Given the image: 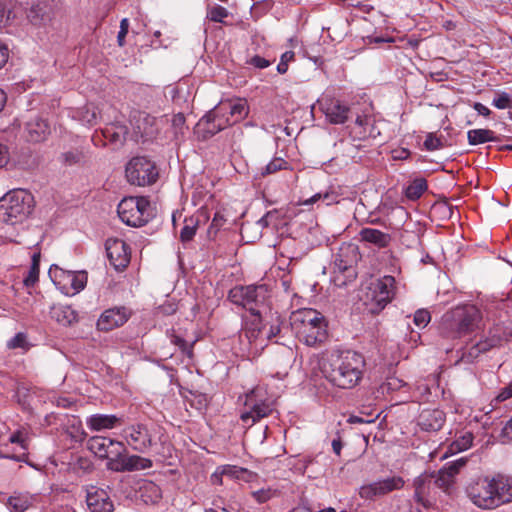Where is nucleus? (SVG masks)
Returning a JSON list of instances; mask_svg holds the SVG:
<instances>
[{
	"instance_id": "48",
	"label": "nucleus",
	"mask_w": 512,
	"mask_h": 512,
	"mask_svg": "<svg viewBox=\"0 0 512 512\" xmlns=\"http://www.w3.org/2000/svg\"><path fill=\"white\" fill-rule=\"evenodd\" d=\"M225 221L226 220H225L224 216L221 215L220 213H216L214 215V218L212 219V222L207 230V235H208L209 239H213L216 236V234L218 233L220 228L223 226Z\"/></svg>"
},
{
	"instance_id": "43",
	"label": "nucleus",
	"mask_w": 512,
	"mask_h": 512,
	"mask_svg": "<svg viewBox=\"0 0 512 512\" xmlns=\"http://www.w3.org/2000/svg\"><path fill=\"white\" fill-rule=\"evenodd\" d=\"M68 278L70 280L71 287L76 291L79 292L80 290L84 289L87 281V275L85 272L80 273H68Z\"/></svg>"
},
{
	"instance_id": "41",
	"label": "nucleus",
	"mask_w": 512,
	"mask_h": 512,
	"mask_svg": "<svg viewBox=\"0 0 512 512\" xmlns=\"http://www.w3.org/2000/svg\"><path fill=\"white\" fill-rule=\"evenodd\" d=\"M229 12L225 7L215 5L207 10V19L216 23H225L224 18L228 17Z\"/></svg>"
},
{
	"instance_id": "7",
	"label": "nucleus",
	"mask_w": 512,
	"mask_h": 512,
	"mask_svg": "<svg viewBox=\"0 0 512 512\" xmlns=\"http://www.w3.org/2000/svg\"><path fill=\"white\" fill-rule=\"evenodd\" d=\"M395 294V278L385 275L370 283L364 303L371 314H378L391 302Z\"/></svg>"
},
{
	"instance_id": "24",
	"label": "nucleus",
	"mask_w": 512,
	"mask_h": 512,
	"mask_svg": "<svg viewBox=\"0 0 512 512\" xmlns=\"http://www.w3.org/2000/svg\"><path fill=\"white\" fill-rule=\"evenodd\" d=\"M360 240L370 243L378 248H385L391 242V236L374 228H362L359 232Z\"/></svg>"
},
{
	"instance_id": "55",
	"label": "nucleus",
	"mask_w": 512,
	"mask_h": 512,
	"mask_svg": "<svg viewBox=\"0 0 512 512\" xmlns=\"http://www.w3.org/2000/svg\"><path fill=\"white\" fill-rule=\"evenodd\" d=\"M129 29V21L127 18H124L120 22V30L117 35V43L120 47H123L125 45V37L128 33Z\"/></svg>"
},
{
	"instance_id": "28",
	"label": "nucleus",
	"mask_w": 512,
	"mask_h": 512,
	"mask_svg": "<svg viewBox=\"0 0 512 512\" xmlns=\"http://www.w3.org/2000/svg\"><path fill=\"white\" fill-rule=\"evenodd\" d=\"M201 215H192L184 219V225L180 231V241L183 244L190 242L198 229L201 221Z\"/></svg>"
},
{
	"instance_id": "59",
	"label": "nucleus",
	"mask_w": 512,
	"mask_h": 512,
	"mask_svg": "<svg viewBox=\"0 0 512 512\" xmlns=\"http://www.w3.org/2000/svg\"><path fill=\"white\" fill-rule=\"evenodd\" d=\"M10 443L19 444L21 448L26 451L28 449L27 441L20 431L13 433L9 438Z\"/></svg>"
},
{
	"instance_id": "22",
	"label": "nucleus",
	"mask_w": 512,
	"mask_h": 512,
	"mask_svg": "<svg viewBox=\"0 0 512 512\" xmlns=\"http://www.w3.org/2000/svg\"><path fill=\"white\" fill-rule=\"evenodd\" d=\"M494 483L493 491L497 507L502 504L512 502V478L498 475L492 478Z\"/></svg>"
},
{
	"instance_id": "2",
	"label": "nucleus",
	"mask_w": 512,
	"mask_h": 512,
	"mask_svg": "<svg viewBox=\"0 0 512 512\" xmlns=\"http://www.w3.org/2000/svg\"><path fill=\"white\" fill-rule=\"evenodd\" d=\"M290 326L298 340L310 347L321 345L327 340V323L324 316L315 309L303 308L290 315Z\"/></svg>"
},
{
	"instance_id": "4",
	"label": "nucleus",
	"mask_w": 512,
	"mask_h": 512,
	"mask_svg": "<svg viewBox=\"0 0 512 512\" xmlns=\"http://www.w3.org/2000/svg\"><path fill=\"white\" fill-rule=\"evenodd\" d=\"M34 208L33 195L23 189H14L0 198V222L8 225L22 223Z\"/></svg>"
},
{
	"instance_id": "40",
	"label": "nucleus",
	"mask_w": 512,
	"mask_h": 512,
	"mask_svg": "<svg viewBox=\"0 0 512 512\" xmlns=\"http://www.w3.org/2000/svg\"><path fill=\"white\" fill-rule=\"evenodd\" d=\"M15 397L17 402L24 410H30L33 400V393L26 387H19L16 391Z\"/></svg>"
},
{
	"instance_id": "30",
	"label": "nucleus",
	"mask_w": 512,
	"mask_h": 512,
	"mask_svg": "<svg viewBox=\"0 0 512 512\" xmlns=\"http://www.w3.org/2000/svg\"><path fill=\"white\" fill-rule=\"evenodd\" d=\"M111 443V438L104 436H93L87 441V448L99 458L107 456V449Z\"/></svg>"
},
{
	"instance_id": "49",
	"label": "nucleus",
	"mask_w": 512,
	"mask_h": 512,
	"mask_svg": "<svg viewBox=\"0 0 512 512\" xmlns=\"http://www.w3.org/2000/svg\"><path fill=\"white\" fill-rule=\"evenodd\" d=\"M492 104L498 109L512 108V98L506 92H501L493 99Z\"/></svg>"
},
{
	"instance_id": "61",
	"label": "nucleus",
	"mask_w": 512,
	"mask_h": 512,
	"mask_svg": "<svg viewBox=\"0 0 512 512\" xmlns=\"http://www.w3.org/2000/svg\"><path fill=\"white\" fill-rule=\"evenodd\" d=\"M248 63L251 64L252 66H254L256 68H260V69L266 68L270 65L269 60H267L259 55L253 56Z\"/></svg>"
},
{
	"instance_id": "57",
	"label": "nucleus",
	"mask_w": 512,
	"mask_h": 512,
	"mask_svg": "<svg viewBox=\"0 0 512 512\" xmlns=\"http://www.w3.org/2000/svg\"><path fill=\"white\" fill-rule=\"evenodd\" d=\"M500 438L503 443L512 440V417L506 422L500 432Z\"/></svg>"
},
{
	"instance_id": "13",
	"label": "nucleus",
	"mask_w": 512,
	"mask_h": 512,
	"mask_svg": "<svg viewBox=\"0 0 512 512\" xmlns=\"http://www.w3.org/2000/svg\"><path fill=\"white\" fill-rule=\"evenodd\" d=\"M404 480L400 476H393L383 480H379L360 488L359 494L363 499L372 500L379 496H384L394 490H399L403 487Z\"/></svg>"
},
{
	"instance_id": "14",
	"label": "nucleus",
	"mask_w": 512,
	"mask_h": 512,
	"mask_svg": "<svg viewBox=\"0 0 512 512\" xmlns=\"http://www.w3.org/2000/svg\"><path fill=\"white\" fill-rule=\"evenodd\" d=\"M230 125V119L221 114V109L216 107L204 115L197 123L198 132L202 133L204 139L214 136L216 133Z\"/></svg>"
},
{
	"instance_id": "34",
	"label": "nucleus",
	"mask_w": 512,
	"mask_h": 512,
	"mask_svg": "<svg viewBox=\"0 0 512 512\" xmlns=\"http://www.w3.org/2000/svg\"><path fill=\"white\" fill-rule=\"evenodd\" d=\"M470 145H478L486 142L497 141L494 132L489 129H473L467 133Z\"/></svg>"
},
{
	"instance_id": "45",
	"label": "nucleus",
	"mask_w": 512,
	"mask_h": 512,
	"mask_svg": "<svg viewBox=\"0 0 512 512\" xmlns=\"http://www.w3.org/2000/svg\"><path fill=\"white\" fill-rule=\"evenodd\" d=\"M287 162L282 158H274L270 163H268L263 171L261 172L262 176L270 175L276 173L279 170L286 169Z\"/></svg>"
},
{
	"instance_id": "51",
	"label": "nucleus",
	"mask_w": 512,
	"mask_h": 512,
	"mask_svg": "<svg viewBox=\"0 0 512 512\" xmlns=\"http://www.w3.org/2000/svg\"><path fill=\"white\" fill-rule=\"evenodd\" d=\"M424 147L429 151H434L443 148L444 143L441 137H437L435 134L429 133L424 141Z\"/></svg>"
},
{
	"instance_id": "44",
	"label": "nucleus",
	"mask_w": 512,
	"mask_h": 512,
	"mask_svg": "<svg viewBox=\"0 0 512 512\" xmlns=\"http://www.w3.org/2000/svg\"><path fill=\"white\" fill-rule=\"evenodd\" d=\"M126 452L127 449L122 442L111 439V443L109 444V448L107 449V456H104L103 459L109 461V459L119 457L121 456V454Z\"/></svg>"
},
{
	"instance_id": "15",
	"label": "nucleus",
	"mask_w": 512,
	"mask_h": 512,
	"mask_svg": "<svg viewBox=\"0 0 512 512\" xmlns=\"http://www.w3.org/2000/svg\"><path fill=\"white\" fill-rule=\"evenodd\" d=\"M106 254L110 264L116 270H123L130 262L128 245L121 239L109 238L105 243Z\"/></svg>"
},
{
	"instance_id": "19",
	"label": "nucleus",
	"mask_w": 512,
	"mask_h": 512,
	"mask_svg": "<svg viewBox=\"0 0 512 512\" xmlns=\"http://www.w3.org/2000/svg\"><path fill=\"white\" fill-rule=\"evenodd\" d=\"M128 443L138 452H145L152 446V436L143 424H136L128 429Z\"/></svg>"
},
{
	"instance_id": "58",
	"label": "nucleus",
	"mask_w": 512,
	"mask_h": 512,
	"mask_svg": "<svg viewBox=\"0 0 512 512\" xmlns=\"http://www.w3.org/2000/svg\"><path fill=\"white\" fill-rule=\"evenodd\" d=\"M280 325L279 324H272L267 328L265 326V332L261 335V337H264L268 340H272L274 337H277L280 333Z\"/></svg>"
},
{
	"instance_id": "50",
	"label": "nucleus",
	"mask_w": 512,
	"mask_h": 512,
	"mask_svg": "<svg viewBox=\"0 0 512 512\" xmlns=\"http://www.w3.org/2000/svg\"><path fill=\"white\" fill-rule=\"evenodd\" d=\"M431 316L428 310L419 309L415 312L413 317L414 324L419 328H424L430 322Z\"/></svg>"
},
{
	"instance_id": "29",
	"label": "nucleus",
	"mask_w": 512,
	"mask_h": 512,
	"mask_svg": "<svg viewBox=\"0 0 512 512\" xmlns=\"http://www.w3.org/2000/svg\"><path fill=\"white\" fill-rule=\"evenodd\" d=\"M271 411L272 409L269 404L265 402L256 403L251 407L249 411L242 413L241 419L245 423H248V421L251 420V424H254L261 418L268 416Z\"/></svg>"
},
{
	"instance_id": "3",
	"label": "nucleus",
	"mask_w": 512,
	"mask_h": 512,
	"mask_svg": "<svg viewBox=\"0 0 512 512\" xmlns=\"http://www.w3.org/2000/svg\"><path fill=\"white\" fill-rule=\"evenodd\" d=\"M481 319V312L475 305L457 306L442 316L439 331L445 338L458 339L477 329Z\"/></svg>"
},
{
	"instance_id": "62",
	"label": "nucleus",
	"mask_w": 512,
	"mask_h": 512,
	"mask_svg": "<svg viewBox=\"0 0 512 512\" xmlns=\"http://www.w3.org/2000/svg\"><path fill=\"white\" fill-rule=\"evenodd\" d=\"M9 59L8 46L0 40V70L6 65Z\"/></svg>"
},
{
	"instance_id": "17",
	"label": "nucleus",
	"mask_w": 512,
	"mask_h": 512,
	"mask_svg": "<svg viewBox=\"0 0 512 512\" xmlns=\"http://www.w3.org/2000/svg\"><path fill=\"white\" fill-rule=\"evenodd\" d=\"M130 311L126 307H114L105 310L97 321V328L100 331H111L122 326L130 318Z\"/></svg>"
},
{
	"instance_id": "16",
	"label": "nucleus",
	"mask_w": 512,
	"mask_h": 512,
	"mask_svg": "<svg viewBox=\"0 0 512 512\" xmlns=\"http://www.w3.org/2000/svg\"><path fill=\"white\" fill-rule=\"evenodd\" d=\"M271 297V291L267 284L248 285L246 296V310L252 316H259L262 312L260 308H265Z\"/></svg>"
},
{
	"instance_id": "12",
	"label": "nucleus",
	"mask_w": 512,
	"mask_h": 512,
	"mask_svg": "<svg viewBox=\"0 0 512 512\" xmlns=\"http://www.w3.org/2000/svg\"><path fill=\"white\" fill-rule=\"evenodd\" d=\"M85 500L89 512H113L115 506L107 490L95 485L85 487Z\"/></svg>"
},
{
	"instance_id": "6",
	"label": "nucleus",
	"mask_w": 512,
	"mask_h": 512,
	"mask_svg": "<svg viewBox=\"0 0 512 512\" xmlns=\"http://www.w3.org/2000/svg\"><path fill=\"white\" fill-rule=\"evenodd\" d=\"M122 222L128 226L141 227L153 217V211L146 197H127L121 200L117 208Z\"/></svg>"
},
{
	"instance_id": "46",
	"label": "nucleus",
	"mask_w": 512,
	"mask_h": 512,
	"mask_svg": "<svg viewBox=\"0 0 512 512\" xmlns=\"http://www.w3.org/2000/svg\"><path fill=\"white\" fill-rule=\"evenodd\" d=\"M126 453L121 454L119 457H115L113 459H109L106 463V468L113 472L123 473L125 472L126 466Z\"/></svg>"
},
{
	"instance_id": "25",
	"label": "nucleus",
	"mask_w": 512,
	"mask_h": 512,
	"mask_svg": "<svg viewBox=\"0 0 512 512\" xmlns=\"http://www.w3.org/2000/svg\"><path fill=\"white\" fill-rule=\"evenodd\" d=\"M127 133V127L122 124H111L103 130L104 138L116 147L124 144Z\"/></svg>"
},
{
	"instance_id": "63",
	"label": "nucleus",
	"mask_w": 512,
	"mask_h": 512,
	"mask_svg": "<svg viewBox=\"0 0 512 512\" xmlns=\"http://www.w3.org/2000/svg\"><path fill=\"white\" fill-rule=\"evenodd\" d=\"M271 491L270 490H258L253 492V497L259 502L264 503L268 501L271 498Z\"/></svg>"
},
{
	"instance_id": "9",
	"label": "nucleus",
	"mask_w": 512,
	"mask_h": 512,
	"mask_svg": "<svg viewBox=\"0 0 512 512\" xmlns=\"http://www.w3.org/2000/svg\"><path fill=\"white\" fill-rule=\"evenodd\" d=\"M493 487L492 478H478L467 486L466 493L473 504L479 508L494 509L497 508V500H495Z\"/></svg>"
},
{
	"instance_id": "42",
	"label": "nucleus",
	"mask_w": 512,
	"mask_h": 512,
	"mask_svg": "<svg viewBox=\"0 0 512 512\" xmlns=\"http://www.w3.org/2000/svg\"><path fill=\"white\" fill-rule=\"evenodd\" d=\"M45 7L40 4L33 5L27 12V18L33 25H40L45 20Z\"/></svg>"
},
{
	"instance_id": "8",
	"label": "nucleus",
	"mask_w": 512,
	"mask_h": 512,
	"mask_svg": "<svg viewBox=\"0 0 512 512\" xmlns=\"http://www.w3.org/2000/svg\"><path fill=\"white\" fill-rule=\"evenodd\" d=\"M125 173L128 182L137 186L151 185L158 178L155 164L144 156L132 158L126 165Z\"/></svg>"
},
{
	"instance_id": "18",
	"label": "nucleus",
	"mask_w": 512,
	"mask_h": 512,
	"mask_svg": "<svg viewBox=\"0 0 512 512\" xmlns=\"http://www.w3.org/2000/svg\"><path fill=\"white\" fill-rule=\"evenodd\" d=\"M51 133L50 124L47 119L35 116L29 119L24 126L23 137L31 143L45 141Z\"/></svg>"
},
{
	"instance_id": "10",
	"label": "nucleus",
	"mask_w": 512,
	"mask_h": 512,
	"mask_svg": "<svg viewBox=\"0 0 512 512\" xmlns=\"http://www.w3.org/2000/svg\"><path fill=\"white\" fill-rule=\"evenodd\" d=\"M132 125L133 135L137 142L139 140L142 142L150 141L154 139L160 131L159 122L156 117L146 112H137L133 116Z\"/></svg>"
},
{
	"instance_id": "60",
	"label": "nucleus",
	"mask_w": 512,
	"mask_h": 512,
	"mask_svg": "<svg viewBox=\"0 0 512 512\" xmlns=\"http://www.w3.org/2000/svg\"><path fill=\"white\" fill-rule=\"evenodd\" d=\"M173 343L177 346H179V348L186 354L190 355L192 353V345L188 344L186 342V340H184L183 338L179 337V336H174L173 337Z\"/></svg>"
},
{
	"instance_id": "31",
	"label": "nucleus",
	"mask_w": 512,
	"mask_h": 512,
	"mask_svg": "<svg viewBox=\"0 0 512 512\" xmlns=\"http://www.w3.org/2000/svg\"><path fill=\"white\" fill-rule=\"evenodd\" d=\"M33 498L26 494H14L7 500L11 512H24L32 506Z\"/></svg>"
},
{
	"instance_id": "64",
	"label": "nucleus",
	"mask_w": 512,
	"mask_h": 512,
	"mask_svg": "<svg viewBox=\"0 0 512 512\" xmlns=\"http://www.w3.org/2000/svg\"><path fill=\"white\" fill-rule=\"evenodd\" d=\"M10 10H7L5 4L0 1V27L7 24L10 18Z\"/></svg>"
},
{
	"instance_id": "35",
	"label": "nucleus",
	"mask_w": 512,
	"mask_h": 512,
	"mask_svg": "<svg viewBox=\"0 0 512 512\" xmlns=\"http://www.w3.org/2000/svg\"><path fill=\"white\" fill-rule=\"evenodd\" d=\"M427 190V181L424 178H416L406 188L405 195L410 200L419 199Z\"/></svg>"
},
{
	"instance_id": "11",
	"label": "nucleus",
	"mask_w": 512,
	"mask_h": 512,
	"mask_svg": "<svg viewBox=\"0 0 512 512\" xmlns=\"http://www.w3.org/2000/svg\"><path fill=\"white\" fill-rule=\"evenodd\" d=\"M507 338L501 333V328L496 327L489 332V336L472 345L461 356V361L473 363L482 353H486L494 347H498Z\"/></svg>"
},
{
	"instance_id": "26",
	"label": "nucleus",
	"mask_w": 512,
	"mask_h": 512,
	"mask_svg": "<svg viewBox=\"0 0 512 512\" xmlns=\"http://www.w3.org/2000/svg\"><path fill=\"white\" fill-rule=\"evenodd\" d=\"M120 421L121 419L115 415L96 414L88 418L87 425L92 430L99 431L102 429H111L119 424Z\"/></svg>"
},
{
	"instance_id": "1",
	"label": "nucleus",
	"mask_w": 512,
	"mask_h": 512,
	"mask_svg": "<svg viewBox=\"0 0 512 512\" xmlns=\"http://www.w3.org/2000/svg\"><path fill=\"white\" fill-rule=\"evenodd\" d=\"M364 367L365 360L361 354L347 351L323 360L320 370L332 385L350 389L362 379Z\"/></svg>"
},
{
	"instance_id": "5",
	"label": "nucleus",
	"mask_w": 512,
	"mask_h": 512,
	"mask_svg": "<svg viewBox=\"0 0 512 512\" xmlns=\"http://www.w3.org/2000/svg\"><path fill=\"white\" fill-rule=\"evenodd\" d=\"M360 258L358 247L354 244H343L333 262V282L337 287H345L357 277L356 264Z\"/></svg>"
},
{
	"instance_id": "33",
	"label": "nucleus",
	"mask_w": 512,
	"mask_h": 512,
	"mask_svg": "<svg viewBox=\"0 0 512 512\" xmlns=\"http://www.w3.org/2000/svg\"><path fill=\"white\" fill-rule=\"evenodd\" d=\"M125 461V472L146 470L153 466V462L151 459L144 458L139 455H128L126 453Z\"/></svg>"
},
{
	"instance_id": "54",
	"label": "nucleus",
	"mask_w": 512,
	"mask_h": 512,
	"mask_svg": "<svg viewBox=\"0 0 512 512\" xmlns=\"http://www.w3.org/2000/svg\"><path fill=\"white\" fill-rule=\"evenodd\" d=\"M40 268L35 264H31L28 275L24 278V285L26 287H33L39 279Z\"/></svg>"
},
{
	"instance_id": "36",
	"label": "nucleus",
	"mask_w": 512,
	"mask_h": 512,
	"mask_svg": "<svg viewBox=\"0 0 512 512\" xmlns=\"http://www.w3.org/2000/svg\"><path fill=\"white\" fill-rule=\"evenodd\" d=\"M265 332V325H262L261 314L254 316V319L246 325V336L251 342L252 339L256 340Z\"/></svg>"
},
{
	"instance_id": "23",
	"label": "nucleus",
	"mask_w": 512,
	"mask_h": 512,
	"mask_svg": "<svg viewBox=\"0 0 512 512\" xmlns=\"http://www.w3.org/2000/svg\"><path fill=\"white\" fill-rule=\"evenodd\" d=\"M323 111L330 123L343 124L349 118L350 108L338 100H331L324 106Z\"/></svg>"
},
{
	"instance_id": "53",
	"label": "nucleus",
	"mask_w": 512,
	"mask_h": 512,
	"mask_svg": "<svg viewBox=\"0 0 512 512\" xmlns=\"http://www.w3.org/2000/svg\"><path fill=\"white\" fill-rule=\"evenodd\" d=\"M295 53L293 51H286L282 54L280 63L277 65V71L280 74H284L288 70V63L293 61Z\"/></svg>"
},
{
	"instance_id": "39",
	"label": "nucleus",
	"mask_w": 512,
	"mask_h": 512,
	"mask_svg": "<svg viewBox=\"0 0 512 512\" xmlns=\"http://www.w3.org/2000/svg\"><path fill=\"white\" fill-rule=\"evenodd\" d=\"M60 160L69 166L79 164L84 160V153L79 149L69 150L60 155Z\"/></svg>"
},
{
	"instance_id": "38",
	"label": "nucleus",
	"mask_w": 512,
	"mask_h": 512,
	"mask_svg": "<svg viewBox=\"0 0 512 512\" xmlns=\"http://www.w3.org/2000/svg\"><path fill=\"white\" fill-rule=\"evenodd\" d=\"M79 119L86 124L93 125L97 122V108L92 104H87L77 112Z\"/></svg>"
},
{
	"instance_id": "21",
	"label": "nucleus",
	"mask_w": 512,
	"mask_h": 512,
	"mask_svg": "<svg viewBox=\"0 0 512 512\" xmlns=\"http://www.w3.org/2000/svg\"><path fill=\"white\" fill-rule=\"evenodd\" d=\"M466 464V460L460 459L455 462L448 463L447 466L440 469L435 478V484L445 491H448L454 483L455 476L460 469Z\"/></svg>"
},
{
	"instance_id": "20",
	"label": "nucleus",
	"mask_w": 512,
	"mask_h": 512,
	"mask_svg": "<svg viewBox=\"0 0 512 512\" xmlns=\"http://www.w3.org/2000/svg\"><path fill=\"white\" fill-rule=\"evenodd\" d=\"M445 414L439 409H424L418 416L417 424L423 431L435 432L442 428Z\"/></svg>"
},
{
	"instance_id": "56",
	"label": "nucleus",
	"mask_w": 512,
	"mask_h": 512,
	"mask_svg": "<svg viewBox=\"0 0 512 512\" xmlns=\"http://www.w3.org/2000/svg\"><path fill=\"white\" fill-rule=\"evenodd\" d=\"M510 398H512V382H510L508 384V386H506L500 390L498 395L495 397L494 401L496 403H501Z\"/></svg>"
},
{
	"instance_id": "52",
	"label": "nucleus",
	"mask_w": 512,
	"mask_h": 512,
	"mask_svg": "<svg viewBox=\"0 0 512 512\" xmlns=\"http://www.w3.org/2000/svg\"><path fill=\"white\" fill-rule=\"evenodd\" d=\"M7 347L9 349H16V348L27 349L28 342H27L26 334H24L22 332L17 333L12 339H10L8 341Z\"/></svg>"
},
{
	"instance_id": "37",
	"label": "nucleus",
	"mask_w": 512,
	"mask_h": 512,
	"mask_svg": "<svg viewBox=\"0 0 512 512\" xmlns=\"http://www.w3.org/2000/svg\"><path fill=\"white\" fill-rule=\"evenodd\" d=\"M247 286H235L228 293V299L233 304L246 309Z\"/></svg>"
},
{
	"instance_id": "27",
	"label": "nucleus",
	"mask_w": 512,
	"mask_h": 512,
	"mask_svg": "<svg viewBox=\"0 0 512 512\" xmlns=\"http://www.w3.org/2000/svg\"><path fill=\"white\" fill-rule=\"evenodd\" d=\"M217 109H221V114H224L225 111L229 110V114L232 118L230 124H234L240 120H242L248 114V107L246 103L238 102V103H222L220 106L216 107Z\"/></svg>"
},
{
	"instance_id": "32",
	"label": "nucleus",
	"mask_w": 512,
	"mask_h": 512,
	"mask_svg": "<svg viewBox=\"0 0 512 512\" xmlns=\"http://www.w3.org/2000/svg\"><path fill=\"white\" fill-rule=\"evenodd\" d=\"M139 492L146 503H157L162 499L161 488L152 481L145 482Z\"/></svg>"
},
{
	"instance_id": "47",
	"label": "nucleus",
	"mask_w": 512,
	"mask_h": 512,
	"mask_svg": "<svg viewBox=\"0 0 512 512\" xmlns=\"http://www.w3.org/2000/svg\"><path fill=\"white\" fill-rule=\"evenodd\" d=\"M473 435L470 432H466L460 439L454 441L451 445L454 451H464L472 445Z\"/></svg>"
}]
</instances>
